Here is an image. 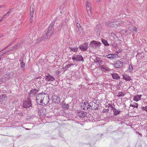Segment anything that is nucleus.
<instances>
[{
	"mask_svg": "<svg viewBox=\"0 0 147 147\" xmlns=\"http://www.w3.org/2000/svg\"><path fill=\"white\" fill-rule=\"evenodd\" d=\"M113 111L114 112V114L115 115H117L119 114L121 112L119 110L115 108L113 109Z\"/></svg>",
	"mask_w": 147,
	"mask_h": 147,
	"instance_id": "aec40b11",
	"label": "nucleus"
},
{
	"mask_svg": "<svg viewBox=\"0 0 147 147\" xmlns=\"http://www.w3.org/2000/svg\"><path fill=\"white\" fill-rule=\"evenodd\" d=\"M20 62L21 67L22 69H24L25 67V63L24 62L22 59H20Z\"/></svg>",
	"mask_w": 147,
	"mask_h": 147,
	"instance_id": "f3484780",
	"label": "nucleus"
},
{
	"mask_svg": "<svg viewBox=\"0 0 147 147\" xmlns=\"http://www.w3.org/2000/svg\"><path fill=\"white\" fill-rule=\"evenodd\" d=\"M1 57H0V60H1Z\"/></svg>",
	"mask_w": 147,
	"mask_h": 147,
	"instance_id": "79ce46f5",
	"label": "nucleus"
},
{
	"mask_svg": "<svg viewBox=\"0 0 147 147\" xmlns=\"http://www.w3.org/2000/svg\"><path fill=\"white\" fill-rule=\"evenodd\" d=\"M111 75L113 78L114 79L117 80L120 78L119 76L116 73H113V74H112Z\"/></svg>",
	"mask_w": 147,
	"mask_h": 147,
	"instance_id": "a211bd4d",
	"label": "nucleus"
},
{
	"mask_svg": "<svg viewBox=\"0 0 147 147\" xmlns=\"http://www.w3.org/2000/svg\"><path fill=\"white\" fill-rule=\"evenodd\" d=\"M129 68L130 70H132L133 69V66L131 64L129 65Z\"/></svg>",
	"mask_w": 147,
	"mask_h": 147,
	"instance_id": "f704fd0d",
	"label": "nucleus"
},
{
	"mask_svg": "<svg viewBox=\"0 0 147 147\" xmlns=\"http://www.w3.org/2000/svg\"><path fill=\"white\" fill-rule=\"evenodd\" d=\"M113 65L114 67H120L122 66L123 63L120 61L118 60L117 61L115 62Z\"/></svg>",
	"mask_w": 147,
	"mask_h": 147,
	"instance_id": "6e6552de",
	"label": "nucleus"
},
{
	"mask_svg": "<svg viewBox=\"0 0 147 147\" xmlns=\"http://www.w3.org/2000/svg\"><path fill=\"white\" fill-rule=\"evenodd\" d=\"M27 129V130L28 129Z\"/></svg>",
	"mask_w": 147,
	"mask_h": 147,
	"instance_id": "c03bdc74",
	"label": "nucleus"
},
{
	"mask_svg": "<svg viewBox=\"0 0 147 147\" xmlns=\"http://www.w3.org/2000/svg\"><path fill=\"white\" fill-rule=\"evenodd\" d=\"M130 106L134 108L136 107L137 108L138 107V104L137 103L133 102L132 103V104L130 105Z\"/></svg>",
	"mask_w": 147,
	"mask_h": 147,
	"instance_id": "b1692460",
	"label": "nucleus"
},
{
	"mask_svg": "<svg viewBox=\"0 0 147 147\" xmlns=\"http://www.w3.org/2000/svg\"><path fill=\"white\" fill-rule=\"evenodd\" d=\"M46 80L49 82H51L55 80V78L50 75L46 76Z\"/></svg>",
	"mask_w": 147,
	"mask_h": 147,
	"instance_id": "9b49d317",
	"label": "nucleus"
},
{
	"mask_svg": "<svg viewBox=\"0 0 147 147\" xmlns=\"http://www.w3.org/2000/svg\"><path fill=\"white\" fill-rule=\"evenodd\" d=\"M40 79V77H37V78H36V81H38V79Z\"/></svg>",
	"mask_w": 147,
	"mask_h": 147,
	"instance_id": "e433bc0d",
	"label": "nucleus"
},
{
	"mask_svg": "<svg viewBox=\"0 0 147 147\" xmlns=\"http://www.w3.org/2000/svg\"><path fill=\"white\" fill-rule=\"evenodd\" d=\"M142 110L143 111H146V109H147V107H142Z\"/></svg>",
	"mask_w": 147,
	"mask_h": 147,
	"instance_id": "72a5a7b5",
	"label": "nucleus"
},
{
	"mask_svg": "<svg viewBox=\"0 0 147 147\" xmlns=\"http://www.w3.org/2000/svg\"><path fill=\"white\" fill-rule=\"evenodd\" d=\"M13 73L12 72H11L8 74H6L3 76L1 79L0 81L3 82H5L11 78L13 76Z\"/></svg>",
	"mask_w": 147,
	"mask_h": 147,
	"instance_id": "f03ea898",
	"label": "nucleus"
},
{
	"mask_svg": "<svg viewBox=\"0 0 147 147\" xmlns=\"http://www.w3.org/2000/svg\"><path fill=\"white\" fill-rule=\"evenodd\" d=\"M97 2H100L101 0H96Z\"/></svg>",
	"mask_w": 147,
	"mask_h": 147,
	"instance_id": "4c0bfd02",
	"label": "nucleus"
},
{
	"mask_svg": "<svg viewBox=\"0 0 147 147\" xmlns=\"http://www.w3.org/2000/svg\"><path fill=\"white\" fill-rule=\"evenodd\" d=\"M99 68L102 71H106L109 70V68L104 65L100 66Z\"/></svg>",
	"mask_w": 147,
	"mask_h": 147,
	"instance_id": "2eb2a0df",
	"label": "nucleus"
},
{
	"mask_svg": "<svg viewBox=\"0 0 147 147\" xmlns=\"http://www.w3.org/2000/svg\"><path fill=\"white\" fill-rule=\"evenodd\" d=\"M50 37L48 36L47 33L45 31L44 32L43 35L42 37V38L43 40H46Z\"/></svg>",
	"mask_w": 147,
	"mask_h": 147,
	"instance_id": "dca6fc26",
	"label": "nucleus"
},
{
	"mask_svg": "<svg viewBox=\"0 0 147 147\" xmlns=\"http://www.w3.org/2000/svg\"><path fill=\"white\" fill-rule=\"evenodd\" d=\"M80 106L82 109L86 110L88 109V108L90 109V107H91L87 102L86 103L85 102H82L81 103Z\"/></svg>",
	"mask_w": 147,
	"mask_h": 147,
	"instance_id": "39448f33",
	"label": "nucleus"
},
{
	"mask_svg": "<svg viewBox=\"0 0 147 147\" xmlns=\"http://www.w3.org/2000/svg\"><path fill=\"white\" fill-rule=\"evenodd\" d=\"M36 100L38 103H40L42 105H46L49 101V95L45 93H39L36 96Z\"/></svg>",
	"mask_w": 147,
	"mask_h": 147,
	"instance_id": "f257e3e1",
	"label": "nucleus"
},
{
	"mask_svg": "<svg viewBox=\"0 0 147 147\" xmlns=\"http://www.w3.org/2000/svg\"><path fill=\"white\" fill-rule=\"evenodd\" d=\"M69 48L70 49V50L74 52L77 51L78 49V48L77 47H70Z\"/></svg>",
	"mask_w": 147,
	"mask_h": 147,
	"instance_id": "4be33fe9",
	"label": "nucleus"
},
{
	"mask_svg": "<svg viewBox=\"0 0 147 147\" xmlns=\"http://www.w3.org/2000/svg\"><path fill=\"white\" fill-rule=\"evenodd\" d=\"M137 96V97L138 98L139 100H140L141 99V97L142 96V95H136Z\"/></svg>",
	"mask_w": 147,
	"mask_h": 147,
	"instance_id": "473e14b6",
	"label": "nucleus"
},
{
	"mask_svg": "<svg viewBox=\"0 0 147 147\" xmlns=\"http://www.w3.org/2000/svg\"><path fill=\"white\" fill-rule=\"evenodd\" d=\"M45 31L47 33L48 36H49L50 37L55 33L54 29L52 27H49L48 30Z\"/></svg>",
	"mask_w": 147,
	"mask_h": 147,
	"instance_id": "20e7f679",
	"label": "nucleus"
},
{
	"mask_svg": "<svg viewBox=\"0 0 147 147\" xmlns=\"http://www.w3.org/2000/svg\"><path fill=\"white\" fill-rule=\"evenodd\" d=\"M133 100L136 102H138L139 100L138 99L136 95L134 96Z\"/></svg>",
	"mask_w": 147,
	"mask_h": 147,
	"instance_id": "7c9ffc66",
	"label": "nucleus"
},
{
	"mask_svg": "<svg viewBox=\"0 0 147 147\" xmlns=\"http://www.w3.org/2000/svg\"><path fill=\"white\" fill-rule=\"evenodd\" d=\"M94 63H96V62H95V61H94Z\"/></svg>",
	"mask_w": 147,
	"mask_h": 147,
	"instance_id": "37998d69",
	"label": "nucleus"
},
{
	"mask_svg": "<svg viewBox=\"0 0 147 147\" xmlns=\"http://www.w3.org/2000/svg\"><path fill=\"white\" fill-rule=\"evenodd\" d=\"M107 25L109 26V27H111V25H107Z\"/></svg>",
	"mask_w": 147,
	"mask_h": 147,
	"instance_id": "58836bf2",
	"label": "nucleus"
},
{
	"mask_svg": "<svg viewBox=\"0 0 147 147\" xmlns=\"http://www.w3.org/2000/svg\"><path fill=\"white\" fill-rule=\"evenodd\" d=\"M43 81L42 80L39 81L38 84H40L42 83Z\"/></svg>",
	"mask_w": 147,
	"mask_h": 147,
	"instance_id": "c9c22d12",
	"label": "nucleus"
},
{
	"mask_svg": "<svg viewBox=\"0 0 147 147\" xmlns=\"http://www.w3.org/2000/svg\"><path fill=\"white\" fill-rule=\"evenodd\" d=\"M11 9H10L9 10V11H8L7 13H6L3 16L2 18H5V16H7V15L8 14H9L10 13V11H11Z\"/></svg>",
	"mask_w": 147,
	"mask_h": 147,
	"instance_id": "2f4dec72",
	"label": "nucleus"
},
{
	"mask_svg": "<svg viewBox=\"0 0 147 147\" xmlns=\"http://www.w3.org/2000/svg\"><path fill=\"white\" fill-rule=\"evenodd\" d=\"M55 98H54V99H55L56 101H55L56 102L58 103L60 102V99L59 97H57L56 96H55Z\"/></svg>",
	"mask_w": 147,
	"mask_h": 147,
	"instance_id": "c85d7f7f",
	"label": "nucleus"
},
{
	"mask_svg": "<svg viewBox=\"0 0 147 147\" xmlns=\"http://www.w3.org/2000/svg\"><path fill=\"white\" fill-rule=\"evenodd\" d=\"M34 7L32 4L31 5V7L30 9V12L34 13Z\"/></svg>",
	"mask_w": 147,
	"mask_h": 147,
	"instance_id": "a878e982",
	"label": "nucleus"
},
{
	"mask_svg": "<svg viewBox=\"0 0 147 147\" xmlns=\"http://www.w3.org/2000/svg\"><path fill=\"white\" fill-rule=\"evenodd\" d=\"M32 104L30 98H28L23 102V107L24 108H28L31 107Z\"/></svg>",
	"mask_w": 147,
	"mask_h": 147,
	"instance_id": "7ed1b4c3",
	"label": "nucleus"
},
{
	"mask_svg": "<svg viewBox=\"0 0 147 147\" xmlns=\"http://www.w3.org/2000/svg\"><path fill=\"white\" fill-rule=\"evenodd\" d=\"M137 28L136 26H134L132 29V31L133 32H135L136 33L137 32Z\"/></svg>",
	"mask_w": 147,
	"mask_h": 147,
	"instance_id": "c756f323",
	"label": "nucleus"
},
{
	"mask_svg": "<svg viewBox=\"0 0 147 147\" xmlns=\"http://www.w3.org/2000/svg\"><path fill=\"white\" fill-rule=\"evenodd\" d=\"M107 58L109 59H113L117 58L119 57V56L118 55L116 54H110L107 56Z\"/></svg>",
	"mask_w": 147,
	"mask_h": 147,
	"instance_id": "9d476101",
	"label": "nucleus"
},
{
	"mask_svg": "<svg viewBox=\"0 0 147 147\" xmlns=\"http://www.w3.org/2000/svg\"><path fill=\"white\" fill-rule=\"evenodd\" d=\"M4 96H4V95H3V96H1V97H4Z\"/></svg>",
	"mask_w": 147,
	"mask_h": 147,
	"instance_id": "a19ab883",
	"label": "nucleus"
},
{
	"mask_svg": "<svg viewBox=\"0 0 147 147\" xmlns=\"http://www.w3.org/2000/svg\"><path fill=\"white\" fill-rule=\"evenodd\" d=\"M87 114L86 112L83 111H79L78 113V115L80 117H84L86 116Z\"/></svg>",
	"mask_w": 147,
	"mask_h": 147,
	"instance_id": "4468645a",
	"label": "nucleus"
},
{
	"mask_svg": "<svg viewBox=\"0 0 147 147\" xmlns=\"http://www.w3.org/2000/svg\"><path fill=\"white\" fill-rule=\"evenodd\" d=\"M74 64H70L67 65L63 67V69L65 71L67 70L69 67H71V66H73L74 65Z\"/></svg>",
	"mask_w": 147,
	"mask_h": 147,
	"instance_id": "412c9836",
	"label": "nucleus"
},
{
	"mask_svg": "<svg viewBox=\"0 0 147 147\" xmlns=\"http://www.w3.org/2000/svg\"><path fill=\"white\" fill-rule=\"evenodd\" d=\"M86 7L87 12L89 16H91L92 15L91 6L88 1H87L86 2Z\"/></svg>",
	"mask_w": 147,
	"mask_h": 147,
	"instance_id": "423d86ee",
	"label": "nucleus"
},
{
	"mask_svg": "<svg viewBox=\"0 0 147 147\" xmlns=\"http://www.w3.org/2000/svg\"><path fill=\"white\" fill-rule=\"evenodd\" d=\"M91 42H90V44L91 43Z\"/></svg>",
	"mask_w": 147,
	"mask_h": 147,
	"instance_id": "a18cd8bd",
	"label": "nucleus"
},
{
	"mask_svg": "<svg viewBox=\"0 0 147 147\" xmlns=\"http://www.w3.org/2000/svg\"><path fill=\"white\" fill-rule=\"evenodd\" d=\"M124 95V93H123V92H119L117 93V96L118 97H121L123 96Z\"/></svg>",
	"mask_w": 147,
	"mask_h": 147,
	"instance_id": "cd10ccee",
	"label": "nucleus"
},
{
	"mask_svg": "<svg viewBox=\"0 0 147 147\" xmlns=\"http://www.w3.org/2000/svg\"><path fill=\"white\" fill-rule=\"evenodd\" d=\"M34 13L33 12H30V20L31 22H32L33 20V15H34Z\"/></svg>",
	"mask_w": 147,
	"mask_h": 147,
	"instance_id": "5701e85b",
	"label": "nucleus"
},
{
	"mask_svg": "<svg viewBox=\"0 0 147 147\" xmlns=\"http://www.w3.org/2000/svg\"><path fill=\"white\" fill-rule=\"evenodd\" d=\"M123 78L126 81H130L131 80V77L125 74L123 75Z\"/></svg>",
	"mask_w": 147,
	"mask_h": 147,
	"instance_id": "6ab92c4d",
	"label": "nucleus"
},
{
	"mask_svg": "<svg viewBox=\"0 0 147 147\" xmlns=\"http://www.w3.org/2000/svg\"><path fill=\"white\" fill-rule=\"evenodd\" d=\"M79 47L82 51H86L88 48V43L85 42L83 45L80 46Z\"/></svg>",
	"mask_w": 147,
	"mask_h": 147,
	"instance_id": "1a4fd4ad",
	"label": "nucleus"
},
{
	"mask_svg": "<svg viewBox=\"0 0 147 147\" xmlns=\"http://www.w3.org/2000/svg\"><path fill=\"white\" fill-rule=\"evenodd\" d=\"M101 45V43L99 42L95 41H92V46H94L96 48H98Z\"/></svg>",
	"mask_w": 147,
	"mask_h": 147,
	"instance_id": "f8f14e48",
	"label": "nucleus"
},
{
	"mask_svg": "<svg viewBox=\"0 0 147 147\" xmlns=\"http://www.w3.org/2000/svg\"><path fill=\"white\" fill-rule=\"evenodd\" d=\"M72 59L73 60H76L77 61H83V57L82 56L80 55H73Z\"/></svg>",
	"mask_w": 147,
	"mask_h": 147,
	"instance_id": "0eeeda50",
	"label": "nucleus"
},
{
	"mask_svg": "<svg viewBox=\"0 0 147 147\" xmlns=\"http://www.w3.org/2000/svg\"><path fill=\"white\" fill-rule=\"evenodd\" d=\"M37 92V90L35 89H32L29 92L30 96H34Z\"/></svg>",
	"mask_w": 147,
	"mask_h": 147,
	"instance_id": "ddd939ff",
	"label": "nucleus"
},
{
	"mask_svg": "<svg viewBox=\"0 0 147 147\" xmlns=\"http://www.w3.org/2000/svg\"><path fill=\"white\" fill-rule=\"evenodd\" d=\"M34 7L32 4L31 5V7L30 9V12L34 13Z\"/></svg>",
	"mask_w": 147,
	"mask_h": 147,
	"instance_id": "bb28decb",
	"label": "nucleus"
},
{
	"mask_svg": "<svg viewBox=\"0 0 147 147\" xmlns=\"http://www.w3.org/2000/svg\"><path fill=\"white\" fill-rule=\"evenodd\" d=\"M2 19H3L2 18L1 19H0V22L2 20Z\"/></svg>",
	"mask_w": 147,
	"mask_h": 147,
	"instance_id": "ea45409f",
	"label": "nucleus"
},
{
	"mask_svg": "<svg viewBox=\"0 0 147 147\" xmlns=\"http://www.w3.org/2000/svg\"><path fill=\"white\" fill-rule=\"evenodd\" d=\"M102 41L105 46H107L109 45V44L106 40L105 39H102Z\"/></svg>",
	"mask_w": 147,
	"mask_h": 147,
	"instance_id": "393cba45",
	"label": "nucleus"
}]
</instances>
